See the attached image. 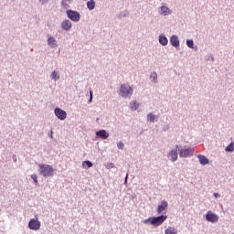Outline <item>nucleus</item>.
I'll use <instances>...</instances> for the list:
<instances>
[{
	"label": "nucleus",
	"mask_w": 234,
	"mask_h": 234,
	"mask_svg": "<svg viewBox=\"0 0 234 234\" xmlns=\"http://www.w3.org/2000/svg\"><path fill=\"white\" fill-rule=\"evenodd\" d=\"M39 167V175L44 176L45 178H48V176H54V168L50 165H38Z\"/></svg>",
	"instance_id": "nucleus-1"
},
{
	"label": "nucleus",
	"mask_w": 234,
	"mask_h": 234,
	"mask_svg": "<svg viewBox=\"0 0 234 234\" xmlns=\"http://www.w3.org/2000/svg\"><path fill=\"white\" fill-rule=\"evenodd\" d=\"M150 220V224H152V226H162V224H164V222H165V220H167V216H158L155 218H150L149 219H145L144 222V224H147V222H149Z\"/></svg>",
	"instance_id": "nucleus-2"
},
{
	"label": "nucleus",
	"mask_w": 234,
	"mask_h": 234,
	"mask_svg": "<svg viewBox=\"0 0 234 234\" xmlns=\"http://www.w3.org/2000/svg\"><path fill=\"white\" fill-rule=\"evenodd\" d=\"M133 90L128 84H122L120 88V95L122 98H131L133 96Z\"/></svg>",
	"instance_id": "nucleus-3"
},
{
	"label": "nucleus",
	"mask_w": 234,
	"mask_h": 234,
	"mask_svg": "<svg viewBox=\"0 0 234 234\" xmlns=\"http://www.w3.org/2000/svg\"><path fill=\"white\" fill-rule=\"evenodd\" d=\"M67 16L69 19L74 21L75 23H78V21L81 19V15H80V12L78 11L68 10Z\"/></svg>",
	"instance_id": "nucleus-4"
},
{
	"label": "nucleus",
	"mask_w": 234,
	"mask_h": 234,
	"mask_svg": "<svg viewBox=\"0 0 234 234\" xmlns=\"http://www.w3.org/2000/svg\"><path fill=\"white\" fill-rule=\"evenodd\" d=\"M195 150L193 148H185L179 150L180 158H187L189 156H193Z\"/></svg>",
	"instance_id": "nucleus-5"
},
{
	"label": "nucleus",
	"mask_w": 234,
	"mask_h": 234,
	"mask_svg": "<svg viewBox=\"0 0 234 234\" xmlns=\"http://www.w3.org/2000/svg\"><path fill=\"white\" fill-rule=\"evenodd\" d=\"M28 228H29V229H32L33 231H37V229H39V228H41V221L32 218L28 222Z\"/></svg>",
	"instance_id": "nucleus-6"
},
{
	"label": "nucleus",
	"mask_w": 234,
	"mask_h": 234,
	"mask_svg": "<svg viewBox=\"0 0 234 234\" xmlns=\"http://www.w3.org/2000/svg\"><path fill=\"white\" fill-rule=\"evenodd\" d=\"M206 219L207 220V222H211L212 224H215L218 222V215L212 213L211 211H208L206 214Z\"/></svg>",
	"instance_id": "nucleus-7"
},
{
	"label": "nucleus",
	"mask_w": 234,
	"mask_h": 234,
	"mask_svg": "<svg viewBox=\"0 0 234 234\" xmlns=\"http://www.w3.org/2000/svg\"><path fill=\"white\" fill-rule=\"evenodd\" d=\"M55 114L58 120H65L67 118V112L61 110V108H56Z\"/></svg>",
	"instance_id": "nucleus-8"
},
{
	"label": "nucleus",
	"mask_w": 234,
	"mask_h": 234,
	"mask_svg": "<svg viewBox=\"0 0 234 234\" xmlns=\"http://www.w3.org/2000/svg\"><path fill=\"white\" fill-rule=\"evenodd\" d=\"M167 156L171 162H176L178 160V152L176 150H171Z\"/></svg>",
	"instance_id": "nucleus-9"
},
{
	"label": "nucleus",
	"mask_w": 234,
	"mask_h": 234,
	"mask_svg": "<svg viewBox=\"0 0 234 234\" xmlns=\"http://www.w3.org/2000/svg\"><path fill=\"white\" fill-rule=\"evenodd\" d=\"M170 43L173 47H180V40L176 35H174L170 38Z\"/></svg>",
	"instance_id": "nucleus-10"
},
{
	"label": "nucleus",
	"mask_w": 234,
	"mask_h": 234,
	"mask_svg": "<svg viewBox=\"0 0 234 234\" xmlns=\"http://www.w3.org/2000/svg\"><path fill=\"white\" fill-rule=\"evenodd\" d=\"M96 136L102 138V140H107V138H109V133H106L105 130H101L96 132Z\"/></svg>",
	"instance_id": "nucleus-11"
},
{
	"label": "nucleus",
	"mask_w": 234,
	"mask_h": 234,
	"mask_svg": "<svg viewBox=\"0 0 234 234\" xmlns=\"http://www.w3.org/2000/svg\"><path fill=\"white\" fill-rule=\"evenodd\" d=\"M61 27L63 30H70L72 28V22H70V20H64Z\"/></svg>",
	"instance_id": "nucleus-12"
},
{
	"label": "nucleus",
	"mask_w": 234,
	"mask_h": 234,
	"mask_svg": "<svg viewBox=\"0 0 234 234\" xmlns=\"http://www.w3.org/2000/svg\"><path fill=\"white\" fill-rule=\"evenodd\" d=\"M167 206H168L167 201H162L157 207L158 215H160V213H163V211H165V208L167 207Z\"/></svg>",
	"instance_id": "nucleus-13"
},
{
	"label": "nucleus",
	"mask_w": 234,
	"mask_h": 234,
	"mask_svg": "<svg viewBox=\"0 0 234 234\" xmlns=\"http://www.w3.org/2000/svg\"><path fill=\"white\" fill-rule=\"evenodd\" d=\"M197 158L201 165H207V164H209V159H207V157H206L205 155L199 154L197 155Z\"/></svg>",
	"instance_id": "nucleus-14"
},
{
	"label": "nucleus",
	"mask_w": 234,
	"mask_h": 234,
	"mask_svg": "<svg viewBox=\"0 0 234 234\" xmlns=\"http://www.w3.org/2000/svg\"><path fill=\"white\" fill-rule=\"evenodd\" d=\"M48 45L52 48H56V47H58V42L54 37H50L48 38Z\"/></svg>",
	"instance_id": "nucleus-15"
},
{
	"label": "nucleus",
	"mask_w": 234,
	"mask_h": 234,
	"mask_svg": "<svg viewBox=\"0 0 234 234\" xmlns=\"http://www.w3.org/2000/svg\"><path fill=\"white\" fill-rule=\"evenodd\" d=\"M171 14V9L165 5L161 6V16H169Z\"/></svg>",
	"instance_id": "nucleus-16"
},
{
	"label": "nucleus",
	"mask_w": 234,
	"mask_h": 234,
	"mask_svg": "<svg viewBox=\"0 0 234 234\" xmlns=\"http://www.w3.org/2000/svg\"><path fill=\"white\" fill-rule=\"evenodd\" d=\"M159 43L160 45H163V47H165L167 43H169V40H167V37L164 35H161L159 37Z\"/></svg>",
	"instance_id": "nucleus-17"
},
{
	"label": "nucleus",
	"mask_w": 234,
	"mask_h": 234,
	"mask_svg": "<svg viewBox=\"0 0 234 234\" xmlns=\"http://www.w3.org/2000/svg\"><path fill=\"white\" fill-rule=\"evenodd\" d=\"M165 234H178V230H176V229H175L174 227H168L165 230Z\"/></svg>",
	"instance_id": "nucleus-18"
},
{
	"label": "nucleus",
	"mask_w": 234,
	"mask_h": 234,
	"mask_svg": "<svg viewBox=\"0 0 234 234\" xmlns=\"http://www.w3.org/2000/svg\"><path fill=\"white\" fill-rule=\"evenodd\" d=\"M87 8L90 10H94L96 8V2L94 0H90L87 2Z\"/></svg>",
	"instance_id": "nucleus-19"
},
{
	"label": "nucleus",
	"mask_w": 234,
	"mask_h": 234,
	"mask_svg": "<svg viewBox=\"0 0 234 234\" xmlns=\"http://www.w3.org/2000/svg\"><path fill=\"white\" fill-rule=\"evenodd\" d=\"M138 107H140V104H138V102L133 101L132 102H130V109L132 111H136L138 109Z\"/></svg>",
	"instance_id": "nucleus-20"
},
{
	"label": "nucleus",
	"mask_w": 234,
	"mask_h": 234,
	"mask_svg": "<svg viewBox=\"0 0 234 234\" xmlns=\"http://www.w3.org/2000/svg\"><path fill=\"white\" fill-rule=\"evenodd\" d=\"M82 167L83 169H89L90 167H92V162L90 161L82 162Z\"/></svg>",
	"instance_id": "nucleus-21"
},
{
	"label": "nucleus",
	"mask_w": 234,
	"mask_h": 234,
	"mask_svg": "<svg viewBox=\"0 0 234 234\" xmlns=\"http://www.w3.org/2000/svg\"><path fill=\"white\" fill-rule=\"evenodd\" d=\"M226 151L229 153H233L234 151V143H230L229 145L226 147Z\"/></svg>",
	"instance_id": "nucleus-22"
},
{
	"label": "nucleus",
	"mask_w": 234,
	"mask_h": 234,
	"mask_svg": "<svg viewBox=\"0 0 234 234\" xmlns=\"http://www.w3.org/2000/svg\"><path fill=\"white\" fill-rule=\"evenodd\" d=\"M51 79L52 80H59V75L58 74V72H56V71H53L52 73H51Z\"/></svg>",
	"instance_id": "nucleus-23"
},
{
	"label": "nucleus",
	"mask_w": 234,
	"mask_h": 234,
	"mask_svg": "<svg viewBox=\"0 0 234 234\" xmlns=\"http://www.w3.org/2000/svg\"><path fill=\"white\" fill-rule=\"evenodd\" d=\"M154 114H153V113H149L148 115H147V120H148V122H154Z\"/></svg>",
	"instance_id": "nucleus-24"
},
{
	"label": "nucleus",
	"mask_w": 234,
	"mask_h": 234,
	"mask_svg": "<svg viewBox=\"0 0 234 234\" xmlns=\"http://www.w3.org/2000/svg\"><path fill=\"white\" fill-rule=\"evenodd\" d=\"M186 45L189 48H193L195 43L193 42V40H186Z\"/></svg>",
	"instance_id": "nucleus-25"
},
{
	"label": "nucleus",
	"mask_w": 234,
	"mask_h": 234,
	"mask_svg": "<svg viewBox=\"0 0 234 234\" xmlns=\"http://www.w3.org/2000/svg\"><path fill=\"white\" fill-rule=\"evenodd\" d=\"M151 78H153L154 83H156V80H158V75L156 73H153L151 75Z\"/></svg>",
	"instance_id": "nucleus-26"
},
{
	"label": "nucleus",
	"mask_w": 234,
	"mask_h": 234,
	"mask_svg": "<svg viewBox=\"0 0 234 234\" xmlns=\"http://www.w3.org/2000/svg\"><path fill=\"white\" fill-rule=\"evenodd\" d=\"M117 147H118V149H123V147H125V144L123 143L120 142L117 144Z\"/></svg>",
	"instance_id": "nucleus-27"
},
{
	"label": "nucleus",
	"mask_w": 234,
	"mask_h": 234,
	"mask_svg": "<svg viewBox=\"0 0 234 234\" xmlns=\"http://www.w3.org/2000/svg\"><path fill=\"white\" fill-rule=\"evenodd\" d=\"M32 180H34L35 184H37V175H31Z\"/></svg>",
	"instance_id": "nucleus-28"
},
{
	"label": "nucleus",
	"mask_w": 234,
	"mask_h": 234,
	"mask_svg": "<svg viewBox=\"0 0 234 234\" xmlns=\"http://www.w3.org/2000/svg\"><path fill=\"white\" fill-rule=\"evenodd\" d=\"M65 3H67V0H63L62 1V6H64V8H67L68 5Z\"/></svg>",
	"instance_id": "nucleus-29"
},
{
	"label": "nucleus",
	"mask_w": 234,
	"mask_h": 234,
	"mask_svg": "<svg viewBox=\"0 0 234 234\" xmlns=\"http://www.w3.org/2000/svg\"><path fill=\"white\" fill-rule=\"evenodd\" d=\"M90 101H92V91H90V101H89V102L90 103Z\"/></svg>",
	"instance_id": "nucleus-30"
},
{
	"label": "nucleus",
	"mask_w": 234,
	"mask_h": 234,
	"mask_svg": "<svg viewBox=\"0 0 234 234\" xmlns=\"http://www.w3.org/2000/svg\"><path fill=\"white\" fill-rule=\"evenodd\" d=\"M214 197H215L216 198H219L220 194H218V193H215V194H214Z\"/></svg>",
	"instance_id": "nucleus-31"
},
{
	"label": "nucleus",
	"mask_w": 234,
	"mask_h": 234,
	"mask_svg": "<svg viewBox=\"0 0 234 234\" xmlns=\"http://www.w3.org/2000/svg\"><path fill=\"white\" fill-rule=\"evenodd\" d=\"M48 0H40V3H42V5H45V3H47Z\"/></svg>",
	"instance_id": "nucleus-32"
},
{
	"label": "nucleus",
	"mask_w": 234,
	"mask_h": 234,
	"mask_svg": "<svg viewBox=\"0 0 234 234\" xmlns=\"http://www.w3.org/2000/svg\"><path fill=\"white\" fill-rule=\"evenodd\" d=\"M127 178H129V174H127L125 176V184H127Z\"/></svg>",
	"instance_id": "nucleus-33"
},
{
	"label": "nucleus",
	"mask_w": 234,
	"mask_h": 234,
	"mask_svg": "<svg viewBox=\"0 0 234 234\" xmlns=\"http://www.w3.org/2000/svg\"><path fill=\"white\" fill-rule=\"evenodd\" d=\"M110 167H114V165L112 164L110 165Z\"/></svg>",
	"instance_id": "nucleus-34"
},
{
	"label": "nucleus",
	"mask_w": 234,
	"mask_h": 234,
	"mask_svg": "<svg viewBox=\"0 0 234 234\" xmlns=\"http://www.w3.org/2000/svg\"><path fill=\"white\" fill-rule=\"evenodd\" d=\"M110 167H114V165L112 164L110 165Z\"/></svg>",
	"instance_id": "nucleus-35"
},
{
	"label": "nucleus",
	"mask_w": 234,
	"mask_h": 234,
	"mask_svg": "<svg viewBox=\"0 0 234 234\" xmlns=\"http://www.w3.org/2000/svg\"><path fill=\"white\" fill-rule=\"evenodd\" d=\"M176 148L178 149V145H176Z\"/></svg>",
	"instance_id": "nucleus-36"
},
{
	"label": "nucleus",
	"mask_w": 234,
	"mask_h": 234,
	"mask_svg": "<svg viewBox=\"0 0 234 234\" xmlns=\"http://www.w3.org/2000/svg\"><path fill=\"white\" fill-rule=\"evenodd\" d=\"M51 138H52V132H51Z\"/></svg>",
	"instance_id": "nucleus-37"
}]
</instances>
